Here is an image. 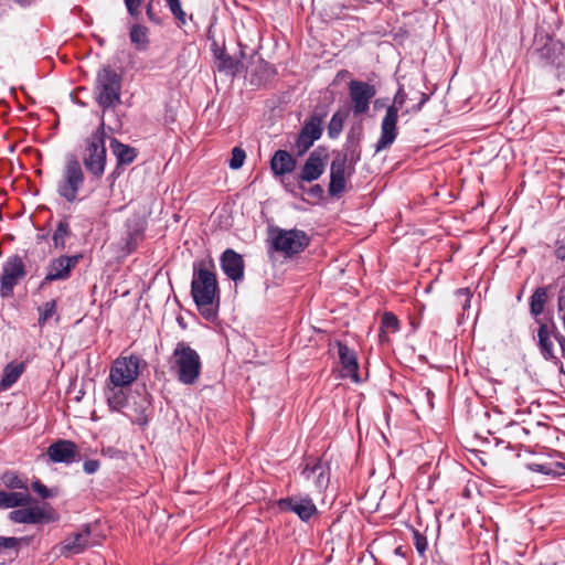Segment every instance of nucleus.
I'll return each instance as SVG.
<instances>
[{
  "mask_svg": "<svg viewBox=\"0 0 565 565\" xmlns=\"http://www.w3.org/2000/svg\"><path fill=\"white\" fill-rule=\"evenodd\" d=\"M31 501L32 498L26 492H8L0 490V508H19L9 513L8 518L10 521L20 524H41L58 520L57 513L52 508H25Z\"/></svg>",
  "mask_w": 565,
  "mask_h": 565,
  "instance_id": "obj_1",
  "label": "nucleus"
},
{
  "mask_svg": "<svg viewBox=\"0 0 565 565\" xmlns=\"http://www.w3.org/2000/svg\"><path fill=\"white\" fill-rule=\"evenodd\" d=\"M191 296L205 319L213 320L216 317L214 302H218L217 279L215 273L203 262L194 264Z\"/></svg>",
  "mask_w": 565,
  "mask_h": 565,
  "instance_id": "obj_2",
  "label": "nucleus"
},
{
  "mask_svg": "<svg viewBox=\"0 0 565 565\" xmlns=\"http://www.w3.org/2000/svg\"><path fill=\"white\" fill-rule=\"evenodd\" d=\"M169 366L173 376L183 385L195 384L202 372L200 354L184 341L175 344Z\"/></svg>",
  "mask_w": 565,
  "mask_h": 565,
  "instance_id": "obj_3",
  "label": "nucleus"
},
{
  "mask_svg": "<svg viewBox=\"0 0 565 565\" xmlns=\"http://www.w3.org/2000/svg\"><path fill=\"white\" fill-rule=\"evenodd\" d=\"M122 75L111 66L98 70L94 84V99L103 113L121 104Z\"/></svg>",
  "mask_w": 565,
  "mask_h": 565,
  "instance_id": "obj_4",
  "label": "nucleus"
},
{
  "mask_svg": "<svg viewBox=\"0 0 565 565\" xmlns=\"http://www.w3.org/2000/svg\"><path fill=\"white\" fill-rule=\"evenodd\" d=\"M104 115L100 118L99 127L86 140V147L83 156V164L88 173L100 179L106 169L107 150H106V131Z\"/></svg>",
  "mask_w": 565,
  "mask_h": 565,
  "instance_id": "obj_5",
  "label": "nucleus"
},
{
  "mask_svg": "<svg viewBox=\"0 0 565 565\" xmlns=\"http://www.w3.org/2000/svg\"><path fill=\"white\" fill-rule=\"evenodd\" d=\"M268 243L271 250L289 258L302 253L309 246L310 237L302 230L270 227Z\"/></svg>",
  "mask_w": 565,
  "mask_h": 565,
  "instance_id": "obj_6",
  "label": "nucleus"
},
{
  "mask_svg": "<svg viewBox=\"0 0 565 565\" xmlns=\"http://www.w3.org/2000/svg\"><path fill=\"white\" fill-rule=\"evenodd\" d=\"M85 182L82 164L75 154H68L65 159L61 179L56 185L57 194L67 203L77 202L79 191Z\"/></svg>",
  "mask_w": 565,
  "mask_h": 565,
  "instance_id": "obj_7",
  "label": "nucleus"
},
{
  "mask_svg": "<svg viewBox=\"0 0 565 565\" xmlns=\"http://www.w3.org/2000/svg\"><path fill=\"white\" fill-rule=\"evenodd\" d=\"M407 100V94L403 87H399L394 95L393 104L386 108V113L381 122V135L375 143V152L391 148L398 136V111Z\"/></svg>",
  "mask_w": 565,
  "mask_h": 565,
  "instance_id": "obj_8",
  "label": "nucleus"
},
{
  "mask_svg": "<svg viewBox=\"0 0 565 565\" xmlns=\"http://www.w3.org/2000/svg\"><path fill=\"white\" fill-rule=\"evenodd\" d=\"M146 362L137 354L118 356L111 364L108 381L116 386H130L139 376Z\"/></svg>",
  "mask_w": 565,
  "mask_h": 565,
  "instance_id": "obj_9",
  "label": "nucleus"
},
{
  "mask_svg": "<svg viewBox=\"0 0 565 565\" xmlns=\"http://www.w3.org/2000/svg\"><path fill=\"white\" fill-rule=\"evenodd\" d=\"M278 510L282 513H294L300 521L309 523L319 511L309 494L297 493L276 501Z\"/></svg>",
  "mask_w": 565,
  "mask_h": 565,
  "instance_id": "obj_10",
  "label": "nucleus"
},
{
  "mask_svg": "<svg viewBox=\"0 0 565 565\" xmlns=\"http://www.w3.org/2000/svg\"><path fill=\"white\" fill-rule=\"evenodd\" d=\"M83 254L60 255L52 258L46 266V275L40 284V288H44L53 281H65L72 276V271L83 259Z\"/></svg>",
  "mask_w": 565,
  "mask_h": 565,
  "instance_id": "obj_11",
  "label": "nucleus"
},
{
  "mask_svg": "<svg viewBox=\"0 0 565 565\" xmlns=\"http://www.w3.org/2000/svg\"><path fill=\"white\" fill-rule=\"evenodd\" d=\"M26 276L25 265L19 255L7 258L0 277V295L3 298L13 296L14 287Z\"/></svg>",
  "mask_w": 565,
  "mask_h": 565,
  "instance_id": "obj_12",
  "label": "nucleus"
},
{
  "mask_svg": "<svg viewBox=\"0 0 565 565\" xmlns=\"http://www.w3.org/2000/svg\"><path fill=\"white\" fill-rule=\"evenodd\" d=\"M351 111L354 117L365 115L376 95V88L367 82L352 79L348 85Z\"/></svg>",
  "mask_w": 565,
  "mask_h": 565,
  "instance_id": "obj_13",
  "label": "nucleus"
},
{
  "mask_svg": "<svg viewBox=\"0 0 565 565\" xmlns=\"http://www.w3.org/2000/svg\"><path fill=\"white\" fill-rule=\"evenodd\" d=\"M147 217L141 213H134L124 223L122 249L126 254H132L145 239Z\"/></svg>",
  "mask_w": 565,
  "mask_h": 565,
  "instance_id": "obj_14",
  "label": "nucleus"
},
{
  "mask_svg": "<svg viewBox=\"0 0 565 565\" xmlns=\"http://www.w3.org/2000/svg\"><path fill=\"white\" fill-rule=\"evenodd\" d=\"M322 124H323V115L313 114L309 117L307 121H305L301 127L296 141H295V151L298 156H303L322 136Z\"/></svg>",
  "mask_w": 565,
  "mask_h": 565,
  "instance_id": "obj_15",
  "label": "nucleus"
},
{
  "mask_svg": "<svg viewBox=\"0 0 565 565\" xmlns=\"http://www.w3.org/2000/svg\"><path fill=\"white\" fill-rule=\"evenodd\" d=\"M299 468L301 477L307 481H311L319 492L328 488L330 483V466L328 461L319 458H308Z\"/></svg>",
  "mask_w": 565,
  "mask_h": 565,
  "instance_id": "obj_16",
  "label": "nucleus"
},
{
  "mask_svg": "<svg viewBox=\"0 0 565 565\" xmlns=\"http://www.w3.org/2000/svg\"><path fill=\"white\" fill-rule=\"evenodd\" d=\"M329 160V151L326 147L319 146L309 153L302 166L298 178L305 182L318 180L324 172Z\"/></svg>",
  "mask_w": 565,
  "mask_h": 565,
  "instance_id": "obj_17",
  "label": "nucleus"
},
{
  "mask_svg": "<svg viewBox=\"0 0 565 565\" xmlns=\"http://www.w3.org/2000/svg\"><path fill=\"white\" fill-rule=\"evenodd\" d=\"M46 456L54 463L71 465L82 460L77 445L68 439H58L46 449Z\"/></svg>",
  "mask_w": 565,
  "mask_h": 565,
  "instance_id": "obj_18",
  "label": "nucleus"
},
{
  "mask_svg": "<svg viewBox=\"0 0 565 565\" xmlns=\"http://www.w3.org/2000/svg\"><path fill=\"white\" fill-rule=\"evenodd\" d=\"M92 527L89 524L82 525L76 532L63 540L60 545V554L70 556L83 553L90 543Z\"/></svg>",
  "mask_w": 565,
  "mask_h": 565,
  "instance_id": "obj_19",
  "label": "nucleus"
},
{
  "mask_svg": "<svg viewBox=\"0 0 565 565\" xmlns=\"http://www.w3.org/2000/svg\"><path fill=\"white\" fill-rule=\"evenodd\" d=\"M536 51L545 63L557 68L565 65V45L559 40L546 36L544 43Z\"/></svg>",
  "mask_w": 565,
  "mask_h": 565,
  "instance_id": "obj_20",
  "label": "nucleus"
},
{
  "mask_svg": "<svg viewBox=\"0 0 565 565\" xmlns=\"http://www.w3.org/2000/svg\"><path fill=\"white\" fill-rule=\"evenodd\" d=\"M559 335L561 334L554 322H540V327L537 329V345L540 353L545 360H556L553 340L555 339L557 341Z\"/></svg>",
  "mask_w": 565,
  "mask_h": 565,
  "instance_id": "obj_21",
  "label": "nucleus"
},
{
  "mask_svg": "<svg viewBox=\"0 0 565 565\" xmlns=\"http://www.w3.org/2000/svg\"><path fill=\"white\" fill-rule=\"evenodd\" d=\"M220 265L228 279L236 282L244 278V259L242 255L234 249L227 248L222 253Z\"/></svg>",
  "mask_w": 565,
  "mask_h": 565,
  "instance_id": "obj_22",
  "label": "nucleus"
},
{
  "mask_svg": "<svg viewBox=\"0 0 565 565\" xmlns=\"http://www.w3.org/2000/svg\"><path fill=\"white\" fill-rule=\"evenodd\" d=\"M345 166L347 157L338 156L334 158L330 166V183L329 194L333 198H339L345 190Z\"/></svg>",
  "mask_w": 565,
  "mask_h": 565,
  "instance_id": "obj_23",
  "label": "nucleus"
},
{
  "mask_svg": "<svg viewBox=\"0 0 565 565\" xmlns=\"http://www.w3.org/2000/svg\"><path fill=\"white\" fill-rule=\"evenodd\" d=\"M338 355L342 365V376L360 383L359 364L355 352L341 341L337 342Z\"/></svg>",
  "mask_w": 565,
  "mask_h": 565,
  "instance_id": "obj_24",
  "label": "nucleus"
},
{
  "mask_svg": "<svg viewBox=\"0 0 565 565\" xmlns=\"http://www.w3.org/2000/svg\"><path fill=\"white\" fill-rule=\"evenodd\" d=\"M129 387L116 386L108 381L105 388V397L110 411L120 412L127 405Z\"/></svg>",
  "mask_w": 565,
  "mask_h": 565,
  "instance_id": "obj_25",
  "label": "nucleus"
},
{
  "mask_svg": "<svg viewBox=\"0 0 565 565\" xmlns=\"http://www.w3.org/2000/svg\"><path fill=\"white\" fill-rule=\"evenodd\" d=\"M296 164V159L288 151L281 149L277 150L270 160L271 171L276 175H285L292 172Z\"/></svg>",
  "mask_w": 565,
  "mask_h": 565,
  "instance_id": "obj_26",
  "label": "nucleus"
},
{
  "mask_svg": "<svg viewBox=\"0 0 565 565\" xmlns=\"http://www.w3.org/2000/svg\"><path fill=\"white\" fill-rule=\"evenodd\" d=\"M109 146L113 154L116 157L118 167L129 166L137 158V149L129 145L122 143L117 138H111Z\"/></svg>",
  "mask_w": 565,
  "mask_h": 565,
  "instance_id": "obj_27",
  "label": "nucleus"
},
{
  "mask_svg": "<svg viewBox=\"0 0 565 565\" xmlns=\"http://www.w3.org/2000/svg\"><path fill=\"white\" fill-rule=\"evenodd\" d=\"M26 364L25 362H10L8 363L2 373V379L0 382V386L2 390L10 388L17 381L20 379V376L25 371Z\"/></svg>",
  "mask_w": 565,
  "mask_h": 565,
  "instance_id": "obj_28",
  "label": "nucleus"
},
{
  "mask_svg": "<svg viewBox=\"0 0 565 565\" xmlns=\"http://www.w3.org/2000/svg\"><path fill=\"white\" fill-rule=\"evenodd\" d=\"M547 298V287H537L530 297V312L539 323L537 317L544 311Z\"/></svg>",
  "mask_w": 565,
  "mask_h": 565,
  "instance_id": "obj_29",
  "label": "nucleus"
},
{
  "mask_svg": "<svg viewBox=\"0 0 565 565\" xmlns=\"http://www.w3.org/2000/svg\"><path fill=\"white\" fill-rule=\"evenodd\" d=\"M72 236V230L67 218L60 220L56 224V228L53 232L52 241L53 246L56 249H65L66 241Z\"/></svg>",
  "mask_w": 565,
  "mask_h": 565,
  "instance_id": "obj_30",
  "label": "nucleus"
},
{
  "mask_svg": "<svg viewBox=\"0 0 565 565\" xmlns=\"http://www.w3.org/2000/svg\"><path fill=\"white\" fill-rule=\"evenodd\" d=\"M31 541V537L23 536V537H7V536H0V555H17L21 545H29Z\"/></svg>",
  "mask_w": 565,
  "mask_h": 565,
  "instance_id": "obj_31",
  "label": "nucleus"
},
{
  "mask_svg": "<svg viewBox=\"0 0 565 565\" xmlns=\"http://www.w3.org/2000/svg\"><path fill=\"white\" fill-rule=\"evenodd\" d=\"M216 58L217 70L231 75H236L239 72V68L243 66L241 61L232 57L225 51H221L218 54H216Z\"/></svg>",
  "mask_w": 565,
  "mask_h": 565,
  "instance_id": "obj_32",
  "label": "nucleus"
},
{
  "mask_svg": "<svg viewBox=\"0 0 565 565\" xmlns=\"http://www.w3.org/2000/svg\"><path fill=\"white\" fill-rule=\"evenodd\" d=\"M149 30L145 25L134 24L130 29L129 38L138 51H145L149 44Z\"/></svg>",
  "mask_w": 565,
  "mask_h": 565,
  "instance_id": "obj_33",
  "label": "nucleus"
},
{
  "mask_svg": "<svg viewBox=\"0 0 565 565\" xmlns=\"http://www.w3.org/2000/svg\"><path fill=\"white\" fill-rule=\"evenodd\" d=\"M347 117H348V113L344 110H341V109L337 110L332 115V117L328 124V137L330 139L339 138V136L342 132L343 125H344Z\"/></svg>",
  "mask_w": 565,
  "mask_h": 565,
  "instance_id": "obj_34",
  "label": "nucleus"
},
{
  "mask_svg": "<svg viewBox=\"0 0 565 565\" xmlns=\"http://www.w3.org/2000/svg\"><path fill=\"white\" fill-rule=\"evenodd\" d=\"M39 326L42 328L45 326L49 319L56 313V300H50L39 307Z\"/></svg>",
  "mask_w": 565,
  "mask_h": 565,
  "instance_id": "obj_35",
  "label": "nucleus"
},
{
  "mask_svg": "<svg viewBox=\"0 0 565 565\" xmlns=\"http://www.w3.org/2000/svg\"><path fill=\"white\" fill-rule=\"evenodd\" d=\"M399 330V320L392 312H385L381 319V331L395 333Z\"/></svg>",
  "mask_w": 565,
  "mask_h": 565,
  "instance_id": "obj_36",
  "label": "nucleus"
},
{
  "mask_svg": "<svg viewBox=\"0 0 565 565\" xmlns=\"http://www.w3.org/2000/svg\"><path fill=\"white\" fill-rule=\"evenodd\" d=\"M2 482L9 489H23L28 490L26 482L14 472H7L2 476Z\"/></svg>",
  "mask_w": 565,
  "mask_h": 565,
  "instance_id": "obj_37",
  "label": "nucleus"
},
{
  "mask_svg": "<svg viewBox=\"0 0 565 565\" xmlns=\"http://www.w3.org/2000/svg\"><path fill=\"white\" fill-rule=\"evenodd\" d=\"M245 159H246V153H245L244 149H242L241 147H235L232 150V156H231L228 166L231 169L237 170L243 167Z\"/></svg>",
  "mask_w": 565,
  "mask_h": 565,
  "instance_id": "obj_38",
  "label": "nucleus"
},
{
  "mask_svg": "<svg viewBox=\"0 0 565 565\" xmlns=\"http://www.w3.org/2000/svg\"><path fill=\"white\" fill-rule=\"evenodd\" d=\"M413 543L419 556L425 557V553L428 546L426 536L419 531L415 530L413 531Z\"/></svg>",
  "mask_w": 565,
  "mask_h": 565,
  "instance_id": "obj_39",
  "label": "nucleus"
},
{
  "mask_svg": "<svg viewBox=\"0 0 565 565\" xmlns=\"http://www.w3.org/2000/svg\"><path fill=\"white\" fill-rule=\"evenodd\" d=\"M168 8L170 9L173 17L179 20L182 24L185 23V12L182 10L180 0H166Z\"/></svg>",
  "mask_w": 565,
  "mask_h": 565,
  "instance_id": "obj_40",
  "label": "nucleus"
},
{
  "mask_svg": "<svg viewBox=\"0 0 565 565\" xmlns=\"http://www.w3.org/2000/svg\"><path fill=\"white\" fill-rule=\"evenodd\" d=\"M124 2H125L128 14L134 19H138L141 13L140 7L142 3V0H124Z\"/></svg>",
  "mask_w": 565,
  "mask_h": 565,
  "instance_id": "obj_41",
  "label": "nucleus"
},
{
  "mask_svg": "<svg viewBox=\"0 0 565 565\" xmlns=\"http://www.w3.org/2000/svg\"><path fill=\"white\" fill-rule=\"evenodd\" d=\"M32 489L42 498V499H49L53 497L52 491L44 486L41 481H34L32 483Z\"/></svg>",
  "mask_w": 565,
  "mask_h": 565,
  "instance_id": "obj_42",
  "label": "nucleus"
},
{
  "mask_svg": "<svg viewBox=\"0 0 565 565\" xmlns=\"http://www.w3.org/2000/svg\"><path fill=\"white\" fill-rule=\"evenodd\" d=\"M100 463L96 459H88L83 465V470L87 475H93L98 471Z\"/></svg>",
  "mask_w": 565,
  "mask_h": 565,
  "instance_id": "obj_43",
  "label": "nucleus"
},
{
  "mask_svg": "<svg viewBox=\"0 0 565 565\" xmlns=\"http://www.w3.org/2000/svg\"><path fill=\"white\" fill-rule=\"evenodd\" d=\"M146 14H147V17H148L150 22H152L154 24H161L162 23L161 18L153 11L152 1H150L147 4V7H146Z\"/></svg>",
  "mask_w": 565,
  "mask_h": 565,
  "instance_id": "obj_44",
  "label": "nucleus"
},
{
  "mask_svg": "<svg viewBox=\"0 0 565 565\" xmlns=\"http://www.w3.org/2000/svg\"><path fill=\"white\" fill-rule=\"evenodd\" d=\"M456 295L457 297H462L463 298V303H462V308L466 309V308H469L470 307V298H471V292L468 288H460L456 291Z\"/></svg>",
  "mask_w": 565,
  "mask_h": 565,
  "instance_id": "obj_45",
  "label": "nucleus"
},
{
  "mask_svg": "<svg viewBox=\"0 0 565 565\" xmlns=\"http://www.w3.org/2000/svg\"><path fill=\"white\" fill-rule=\"evenodd\" d=\"M323 189L320 184H315L308 190V194L318 200L323 198Z\"/></svg>",
  "mask_w": 565,
  "mask_h": 565,
  "instance_id": "obj_46",
  "label": "nucleus"
},
{
  "mask_svg": "<svg viewBox=\"0 0 565 565\" xmlns=\"http://www.w3.org/2000/svg\"><path fill=\"white\" fill-rule=\"evenodd\" d=\"M555 255L559 260H565V243L557 244Z\"/></svg>",
  "mask_w": 565,
  "mask_h": 565,
  "instance_id": "obj_47",
  "label": "nucleus"
},
{
  "mask_svg": "<svg viewBox=\"0 0 565 565\" xmlns=\"http://www.w3.org/2000/svg\"><path fill=\"white\" fill-rule=\"evenodd\" d=\"M103 454H104L105 456H108V457H110V458H114V457H117V456L120 454V451H119V450H117V449H115V448L109 447V448H107V449H103Z\"/></svg>",
  "mask_w": 565,
  "mask_h": 565,
  "instance_id": "obj_48",
  "label": "nucleus"
},
{
  "mask_svg": "<svg viewBox=\"0 0 565 565\" xmlns=\"http://www.w3.org/2000/svg\"><path fill=\"white\" fill-rule=\"evenodd\" d=\"M557 342L561 347L562 356L565 359V337L561 334L559 338H557Z\"/></svg>",
  "mask_w": 565,
  "mask_h": 565,
  "instance_id": "obj_49",
  "label": "nucleus"
},
{
  "mask_svg": "<svg viewBox=\"0 0 565 565\" xmlns=\"http://www.w3.org/2000/svg\"><path fill=\"white\" fill-rule=\"evenodd\" d=\"M145 413H146V409H142V412L140 413V416L138 418V423L140 425H145L148 422V417H147V415Z\"/></svg>",
  "mask_w": 565,
  "mask_h": 565,
  "instance_id": "obj_50",
  "label": "nucleus"
},
{
  "mask_svg": "<svg viewBox=\"0 0 565 565\" xmlns=\"http://www.w3.org/2000/svg\"><path fill=\"white\" fill-rule=\"evenodd\" d=\"M20 7H29L33 3L34 0H14Z\"/></svg>",
  "mask_w": 565,
  "mask_h": 565,
  "instance_id": "obj_51",
  "label": "nucleus"
},
{
  "mask_svg": "<svg viewBox=\"0 0 565 565\" xmlns=\"http://www.w3.org/2000/svg\"><path fill=\"white\" fill-rule=\"evenodd\" d=\"M425 394H426V396H427V399H428V402H429L430 406L433 407V402H431V399H433V397H434V393H433L430 390H426V391H425Z\"/></svg>",
  "mask_w": 565,
  "mask_h": 565,
  "instance_id": "obj_52",
  "label": "nucleus"
},
{
  "mask_svg": "<svg viewBox=\"0 0 565 565\" xmlns=\"http://www.w3.org/2000/svg\"><path fill=\"white\" fill-rule=\"evenodd\" d=\"M565 307V295L564 296H559L558 298V308L559 310L562 309V307Z\"/></svg>",
  "mask_w": 565,
  "mask_h": 565,
  "instance_id": "obj_53",
  "label": "nucleus"
},
{
  "mask_svg": "<svg viewBox=\"0 0 565 565\" xmlns=\"http://www.w3.org/2000/svg\"><path fill=\"white\" fill-rule=\"evenodd\" d=\"M428 99H429V96L423 93L422 98H420L422 104L425 105L428 102Z\"/></svg>",
  "mask_w": 565,
  "mask_h": 565,
  "instance_id": "obj_54",
  "label": "nucleus"
},
{
  "mask_svg": "<svg viewBox=\"0 0 565 565\" xmlns=\"http://www.w3.org/2000/svg\"><path fill=\"white\" fill-rule=\"evenodd\" d=\"M424 104H422V102H419L413 109L414 111H419L422 108H423Z\"/></svg>",
  "mask_w": 565,
  "mask_h": 565,
  "instance_id": "obj_55",
  "label": "nucleus"
},
{
  "mask_svg": "<svg viewBox=\"0 0 565 565\" xmlns=\"http://www.w3.org/2000/svg\"><path fill=\"white\" fill-rule=\"evenodd\" d=\"M539 467H540L539 471H541V472H544V473H550L551 472V470L546 469L544 466H539Z\"/></svg>",
  "mask_w": 565,
  "mask_h": 565,
  "instance_id": "obj_56",
  "label": "nucleus"
},
{
  "mask_svg": "<svg viewBox=\"0 0 565 565\" xmlns=\"http://www.w3.org/2000/svg\"><path fill=\"white\" fill-rule=\"evenodd\" d=\"M353 159H354L355 162L359 161L360 160V152H358L355 158H353Z\"/></svg>",
  "mask_w": 565,
  "mask_h": 565,
  "instance_id": "obj_57",
  "label": "nucleus"
}]
</instances>
